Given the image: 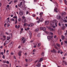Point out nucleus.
Here are the masks:
<instances>
[{
  "mask_svg": "<svg viewBox=\"0 0 67 67\" xmlns=\"http://www.w3.org/2000/svg\"><path fill=\"white\" fill-rule=\"evenodd\" d=\"M54 47L56 49H57V50H58V47H57L56 46V45H54Z\"/></svg>",
  "mask_w": 67,
  "mask_h": 67,
  "instance_id": "obj_15",
  "label": "nucleus"
},
{
  "mask_svg": "<svg viewBox=\"0 0 67 67\" xmlns=\"http://www.w3.org/2000/svg\"><path fill=\"white\" fill-rule=\"evenodd\" d=\"M44 53H45L44 52H42L41 54L42 56H44Z\"/></svg>",
  "mask_w": 67,
  "mask_h": 67,
  "instance_id": "obj_16",
  "label": "nucleus"
},
{
  "mask_svg": "<svg viewBox=\"0 0 67 67\" xmlns=\"http://www.w3.org/2000/svg\"><path fill=\"white\" fill-rule=\"evenodd\" d=\"M10 26V25L8 24L7 25L8 27H9V26Z\"/></svg>",
  "mask_w": 67,
  "mask_h": 67,
  "instance_id": "obj_56",
  "label": "nucleus"
},
{
  "mask_svg": "<svg viewBox=\"0 0 67 67\" xmlns=\"http://www.w3.org/2000/svg\"><path fill=\"white\" fill-rule=\"evenodd\" d=\"M43 61V58H41L40 59V62H42V61Z\"/></svg>",
  "mask_w": 67,
  "mask_h": 67,
  "instance_id": "obj_26",
  "label": "nucleus"
},
{
  "mask_svg": "<svg viewBox=\"0 0 67 67\" xmlns=\"http://www.w3.org/2000/svg\"><path fill=\"white\" fill-rule=\"evenodd\" d=\"M10 39V37L9 36L7 37V40H9Z\"/></svg>",
  "mask_w": 67,
  "mask_h": 67,
  "instance_id": "obj_24",
  "label": "nucleus"
},
{
  "mask_svg": "<svg viewBox=\"0 0 67 67\" xmlns=\"http://www.w3.org/2000/svg\"><path fill=\"white\" fill-rule=\"evenodd\" d=\"M29 36L30 38H32V34H31V33L29 34Z\"/></svg>",
  "mask_w": 67,
  "mask_h": 67,
  "instance_id": "obj_22",
  "label": "nucleus"
},
{
  "mask_svg": "<svg viewBox=\"0 0 67 67\" xmlns=\"http://www.w3.org/2000/svg\"><path fill=\"white\" fill-rule=\"evenodd\" d=\"M12 34H9V37H12Z\"/></svg>",
  "mask_w": 67,
  "mask_h": 67,
  "instance_id": "obj_31",
  "label": "nucleus"
},
{
  "mask_svg": "<svg viewBox=\"0 0 67 67\" xmlns=\"http://www.w3.org/2000/svg\"><path fill=\"white\" fill-rule=\"evenodd\" d=\"M28 24L27 23H24V26H27Z\"/></svg>",
  "mask_w": 67,
  "mask_h": 67,
  "instance_id": "obj_23",
  "label": "nucleus"
},
{
  "mask_svg": "<svg viewBox=\"0 0 67 67\" xmlns=\"http://www.w3.org/2000/svg\"><path fill=\"white\" fill-rule=\"evenodd\" d=\"M40 30L44 31L46 30V28L45 27H41L40 28Z\"/></svg>",
  "mask_w": 67,
  "mask_h": 67,
  "instance_id": "obj_4",
  "label": "nucleus"
},
{
  "mask_svg": "<svg viewBox=\"0 0 67 67\" xmlns=\"http://www.w3.org/2000/svg\"><path fill=\"white\" fill-rule=\"evenodd\" d=\"M57 21L56 20H54L53 21V23H54L55 24V26H57Z\"/></svg>",
  "mask_w": 67,
  "mask_h": 67,
  "instance_id": "obj_9",
  "label": "nucleus"
},
{
  "mask_svg": "<svg viewBox=\"0 0 67 67\" xmlns=\"http://www.w3.org/2000/svg\"><path fill=\"white\" fill-rule=\"evenodd\" d=\"M48 23H49V22L48 21H45V24L46 25H48Z\"/></svg>",
  "mask_w": 67,
  "mask_h": 67,
  "instance_id": "obj_12",
  "label": "nucleus"
},
{
  "mask_svg": "<svg viewBox=\"0 0 67 67\" xmlns=\"http://www.w3.org/2000/svg\"><path fill=\"white\" fill-rule=\"evenodd\" d=\"M3 67H7V65H5V64H3Z\"/></svg>",
  "mask_w": 67,
  "mask_h": 67,
  "instance_id": "obj_33",
  "label": "nucleus"
},
{
  "mask_svg": "<svg viewBox=\"0 0 67 67\" xmlns=\"http://www.w3.org/2000/svg\"><path fill=\"white\" fill-rule=\"evenodd\" d=\"M32 16H33V17H35V15L33 14L32 15Z\"/></svg>",
  "mask_w": 67,
  "mask_h": 67,
  "instance_id": "obj_57",
  "label": "nucleus"
},
{
  "mask_svg": "<svg viewBox=\"0 0 67 67\" xmlns=\"http://www.w3.org/2000/svg\"><path fill=\"white\" fill-rule=\"evenodd\" d=\"M28 26H31V25H30V24L28 25Z\"/></svg>",
  "mask_w": 67,
  "mask_h": 67,
  "instance_id": "obj_62",
  "label": "nucleus"
},
{
  "mask_svg": "<svg viewBox=\"0 0 67 67\" xmlns=\"http://www.w3.org/2000/svg\"><path fill=\"white\" fill-rule=\"evenodd\" d=\"M22 21L23 22H24V23L26 21V19H22Z\"/></svg>",
  "mask_w": 67,
  "mask_h": 67,
  "instance_id": "obj_13",
  "label": "nucleus"
},
{
  "mask_svg": "<svg viewBox=\"0 0 67 67\" xmlns=\"http://www.w3.org/2000/svg\"><path fill=\"white\" fill-rule=\"evenodd\" d=\"M64 42L65 43H67V41H64Z\"/></svg>",
  "mask_w": 67,
  "mask_h": 67,
  "instance_id": "obj_55",
  "label": "nucleus"
},
{
  "mask_svg": "<svg viewBox=\"0 0 67 67\" xmlns=\"http://www.w3.org/2000/svg\"><path fill=\"white\" fill-rule=\"evenodd\" d=\"M13 18H14V19H17V17L16 16H14L13 17Z\"/></svg>",
  "mask_w": 67,
  "mask_h": 67,
  "instance_id": "obj_30",
  "label": "nucleus"
},
{
  "mask_svg": "<svg viewBox=\"0 0 67 67\" xmlns=\"http://www.w3.org/2000/svg\"><path fill=\"white\" fill-rule=\"evenodd\" d=\"M28 13H29V12H28V11L26 12V14H27Z\"/></svg>",
  "mask_w": 67,
  "mask_h": 67,
  "instance_id": "obj_52",
  "label": "nucleus"
},
{
  "mask_svg": "<svg viewBox=\"0 0 67 67\" xmlns=\"http://www.w3.org/2000/svg\"><path fill=\"white\" fill-rule=\"evenodd\" d=\"M15 27H16V28H17L18 27V25H15Z\"/></svg>",
  "mask_w": 67,
  "mask_h": 67,
  "instance_id": "obj_44",
  "label": "nucleus"
},
{
  "mask_svg": "<svg viewBox=\"0 0 67 67\" xmlns=\"http://www.w3.org/2000/svg\"><path fill=\"white\" fill-rule=\"evenodd\" d=\"M55 5H56V6L55 7H56V8L58 7V4H57V3H56L55 4Z\"/></svg>",
  "mask_w": 67,
  "mask_h": 67,
  "instance_id": "obj_34",
  "label": "nucleus"
},
{
  "mask_svg": "<svg viewBox=\"0 0 67 67\" xmlns=\"http://www.w3.org/2000/svg\"><path fill=\"white\" fill-rule=\"evenodd\" d=\"M22 18H23V19H25V17L23 16Z\"/></svg>",
  "mask_w": 67,
  "mask_h": 67,
  "instance_id": "obj_64",
  "label": "nucleus"
},
{
  "mask_svg": "<svg viewBox=\"0 0 67 67\" xmlns=\"http://www.w3.org/2000/svg\"><path fill=\"white\" fill-rule=\"evenodd\" d=\"M50 34L51 35H52V34L53 35V34L52 33V32H50Z\"/></svg>",
  "mask_w": 67,
  "mask_h": 67,
  "instance_id": "obj_48",
  "label": "nucleus"
},
{
  "mask_svg": "<svg viewBox=\"0 0 67 67\" xmlns=\"http://www.w3.org/2000/svg\"><path fill=\"white\" fill-rule=\"evenodd\" d=\"M0 55L2 54V55H3V52H1V53H0Z\"/></svg>",
  "mask_w": 67,
  "mask_h": 67,
  "instance_id": "obj_36",
  "label": "nucleus"
},
{
  "mask_svg": "<svg viewBox=\"0 0 67 67\" xmlns=\"http://www.w3.org/2000/svg\"><path fill=\"white\" fill-rule=\"evenodd\" d=\"M27 55V53H25L24 54V55Z\"/></svg>",
  "mask_w": 67,
  "mask_h": 67,
  "instance_id": "obj_58",
  "label": "nucleus"
},
{
  "mask_svg": "<svg viewBox=\"0 0 67 67\" xmlns=\"http://www.w3.org/2000/svg\"><path fill=\"white\" fill-rule=\"evenodd\" d=\"M43 13L42 12L40 13V16H41V15H43Z\"/></svg>",
  "mask_w": 67,
  "mask_h": 67,
  "instance_id": "obj_28",
  "label": "nucleus"
},
{
  "mask_svg": "<svg viewBox=\"0 0 67 67\" xmlns=\"http://www.w3.org/2000/svg\"><path fill=\"white\" fill-rule=\"evenodd\" d=\"M11 55H14V53H13L12 52L11 53Z\"/></svg>",
  "mask_w": 67,
  "mask_h": 67,
  "instance_id": "obj_43",
  "label": "nucleus"
},
{
  "mask_svg": "<svg viewBox=\"0 0 67 67\" xmlns=\"http://www.w3.org/2000/svg\"><path fill=\"white\" fill-rule=\"evenodd\" d=\"M53 52L54 53H57V51H56V50L54 49V48H53Z\"/></svg>",
  "mask_w": 67,
  "mask_h": 67,
  "instance_id": "obj_11",
  "label": "nucleus"
},
{
  "mask_svg": "<svg viewBox=\"0 0 67 67\" xmlns=\"http://www.w3.org/2000/svg\"><path fill=\"white\" fill-rule=\"evenodd\" d=\"M57 10V8H55L54 9V11H56Z\"/></svg>",
  "mask_w": 67,
  "mask_h": 67,
  "instance_id": "obj_39",
  "label": "nucleus"
},
{
  "mask_svg": "<svg viewBox=\"0 0 67 67\" xmlns=\"http://www.w3.org/2000/svg\"><path fill=\"white\" fill-rule=\"evenodd\" d=\"M53 28H54V29H55V27H56L55 26H53Z\"/></svg>",
  "mask_w": 67,
  "mask_h": 67,
  "instance_id": "obj_47",
  "label": "nucleus"
},
{
  "mask_svg": "<svg viewBox=\"0 0 67 67\" xmlns=\"http://www.w3.org/2000/svg\"><path fill=\"white\" fill-rule=\"evenodd\" d=\"M25 61L26 62H27V61H28V60H27V59H25Z\"/></svg>",
  "mask_w": 67,
  "mask_h": 67,
  "instance_id": "obj_50",
  "label": "nucleus"
},
{
  "mask_svg": "<svg viewBox=\"0 0 67 67\" xmlns=\"http://www.w3.org/2000/svg\"><path fill=\"white\" fill-rule=\"evenodd\" d=\"M59 26H61V24L60 23H59Z\"/></svg>",
  "mask_w": 67,
  "mask_h": 67,
  "instance_id": "obj_60",
  "label": "nucleus"
},
{
  "mask_svg": "<svg viewBox=\"0 0 67 67\" xmlns=\"http://www.w3.org/2000/svg\"><path fill=\"white\" fill-rule=\"evenodd\" d=\"M56 45L57 46V47H60V44L57 43Z\"/></svg>",
  "mask_w": 67,
  "mask_h": 67,
  "instance_id": "obj_14",
  "label": "nucleus"
},
{
  "mask_svg": "<svg viewBox=\"0 0 67 67\" xmlns=\"http://www.w3.org/2000/svg\"><path fill=\"white\" fill-rule=\"evenodd\" d=\"M35 31L36 32H38V29H37L35 30Z\"/></svg>",
  "mask_w": 67,
  "mask_h": 67,
  "instance_id": "obj_25",
  "label": "nucleus"
},
{
  "mask_svg": "<svg viewBox=\"0 0 67 67\" xmlns=\"http://www.w3.org/2000/svg\"><path fill=\"white\" fill-rule=\"evenodd\" d=\"M37 67H40L41 66V64L40 63L38 64L37 65Z\"/></svg>",
  "mask_w": 67,
  "mask_h": 67,
  "instance_id": "obj_18",
  "label": "nucleus"
},
{
  "mask_svg": "<svg viewBox=\"0 0 67 67\" xmlns=\"http://www.w3.org/2000/svg\"><path fill=\"white\" fill-rule=\"evenodd\" d=\"M18 6L21 8H23V5H22V2H21L20 3V5L18 4Z\"/></svg>",
  "mask_w": 67,
  "mask_h": 67,
  "instance_id": "obj_2",
  "label": "nucleus"
},
{
  "mask_svg": "<svg viewBox=\"0 0 67 67\" xmlns=\"http://www.w3.org/2000/svg\"><path fill=\"white\" fill-rule=\"evenodd\" d=\"M63 21L65 23L67 22V20L66 19H65L63 20Z\"/></svg>",
  "mask_w": 67,
  "mask_h": 67,
  "instance_id": "obj_29",
  "label": "nucleus"
},
{
  "mask_svg": "<svg viewBox=\"0 0 67 67\" xmlns=\"http://www.w3.org/2000/svg\"><path fill=\"white\" fill-rule=\"evenodd\" d=\"M62 39L63 40L65 39V36H64L63 35H62Z\"/></svg>",
  "mask_w": 67,
  "mask_h": 67,
  "instance_id": "obj_17",
  "label": "nucleus"
},
{
  "mask_svg": "<svg viewBox=\"0 0 67 67\" xmlns=\"http://www.w3.org/2000/svg\"><path fill=\"white\" fill-rule=\"evenodd\" d=\"M57 19H60L61 18V16H59L58 17H57Z\"/></svg>",
  "mask_w": 67,
  "mask_h": 67,
  "instance_id": "obj_27",
  "label": "nucleus"
},
{
  "mask_svg": "<svg viewBox=\"0 0 67 67\" xmlns=\"http://www.w3.org/2000/svg\"><path fill=\"white\" fill-rule=\"evenodd\" d=\"M35 49H34V50H33V52H35Z\"/></svg>",
  "mask_w": 67,
  "mask_h": 67,
  "instance_id": "obj_49",
  "label": "nucleus"
},
{
  "mask_svg": "<svg viewBox=\"0 0 67 67\" xmlns=\"http://www.w3.org/2000/svg\"><path fill=\"white\" fill-rule=\"evenodd\" d=\"M39 18L38 17H37L36 18V20H37Z\"/></svg>",
  "mask_w": 67,
  "mask_h": 67,
  "instance_id": "obj_63",
  "label": "nucleus"
},
{
  "mask_svg": "<svg viewBox=\"0 0 67 67\" xmlns=\"http://www.w3.org/2000/svg\"><path fill=\"white\" fill-rule=\"evenodd\" d=\"M41 43H39L38 44V45L37 46L38 47H39L41 46Z\"/></svg>",
  "mask_w": 67,
  "mask_h": 67,
  "instance_id": "obj_20",
  "label": "nucleus"
},
{
  "mask_svg": "<svg viewBox=\"0 0 67 67\" xmlns=\"http://www.w3.org/2000/svg\"><path fill=\"white\" fill-rule=\"evenodd\" d=\"M17 20L15 19V24H16L17 23Z\"/></svg>",
  "mask_w": 67,
  "mask_h": 67,
  "instance_id": "obj_32",
  "label": "nucleus"
},
{
  "mask_svg": "<svg viewBox=\"0 0 67 67\" xmlns=\"http://www.w3.org/2000/svg\"><path fill=\"white\" fill-rule=\"evenodd\" d=\"M47 38L48 41H50L53 39V36H47Z\"/></svg>",
  "mask_w": 67,
  "mask_h": 67,
  "instance_id": "obj_1",
  "label": "nucleus"
},
{
  "mask_svg": "<svg viewBox=\"0 0 67 67\" xmlns=\"http://www.w3.org/2000/svg\"><path fill=\"white\" fill-rule=\"evenodd\" d=\"M19 48H21V46H19L18 47Z\"/></svg>",
  "mask_w": 67,
  "mask_h": 67,
  "instance_id": "obj_51",
  "label": "nucleus"
},
{
  "mask_svg": "<svg viewBox=\"0 0 67 67\" xmlns=\"http://www.w3.org/2000/svg\"><path fill=\"white\" fill-rule=\"evenodd\" d=\"M19 27H20V26L19 25H18L17 27V29H19Z\"/></svg>",
  "mask_w": 67,
  "mask_h": 67,
  "instance_id": "obj_45",
  "label": "nucleus"
},
{
  "mask_svg": "<svg viewBox=\"0 0 67 67\" xmlns=\"http://www.w3.org/2000/svg\"><path fill=\"white\" fill-rule=\"evenodd\" d=\"M3 47V46H1V47H0V48H2Z\"/></svg>",
  "mask_w": 67,
  "mask_h": 67,
  "instance_id": "obj_61",
  "label": "nucleus"
},
{
  "mask_svg": "<svg viewBox=\"0 0 67 67\" xmlns=\"http://www.w3.org/2000/svg\"><path fill=\"white\" fill-rule=\"evenodd\" d=\"M19 14L21 16L23 15V11H20L19 12Z\"/></svg>",
  "mask_w": 67,
  "mask_h": 67,
  "instance_id": "obj_7",
  "label": "nucleus"
},
{
  "mask_svg": "<svg viewBox=\"0 0 67 67\" xmlns=\"http://www.w3.org/2000/svg\"><path fill=\"white\" fill-rule=\"evenodd\" d=\"M5 33H6V34H7V35H8L9 33L7 32H6Z\"/></svg>",
  "mask_w": 67,
  "mask_h": 67,
  "instance_id": "obj_38",
  "label": "nucleus"
},
{
  "mask_svg": "<svg viewBox=\"0 0 67 67\" xmlns=\"http://www.w3.org/2000/svg\"><path fill=\"white\" fill-rule=\"evenodd\" d=\"M30 26L31 27H32V26H33V25H34V24H33L31 23H30Z\"/></svg>",
  "mask_w": 67,
  "mask_h": 67,
  "instance_id": "obj_21",
  "label": "nucleus"
},
{
  "mask_svg": "<svg viewBox=\"0 0 67 67\" xmlns=\"http://www.w3.org/2000/svg\"><path fill=\"white\" fill-rule=\"evenodd\" d=\"M37 36H38V37H40V34H38Z\"/></svg>",
  "mask_w": 67,
  "mask_h": 67,
  "instance_id": "obj_35",
  "label": "nucleus"
},
{
  "mask_svg": "<svg viewBox=\"0 0 67 67\" xmlns=\"http://www.w3.org/2000/svg\"><path fill=\"white\" fill-rule=\"evenodd\" d=\"M22 53V52L21 51H20L18 53V55L19 56H21V53Z\"/></svg>",
  "mask_w": 67,
  "mask_h": 67,
  "instance_id": "obj_5",
  "label": "nucleus"
},
{
  "mask_svg": "<svg viewBox=\"0 0 67 67\" xmlns=\"http://www.w3.org/2000/svg\"><path fill=\"white\" fill-rule=\"evenodd\" d=\"M10 45H13V44L12 43V42H11Z\"/></svg>",
  "mask_w": 67,
  "mask_h": 67,
  "instance_id": "obj_40",
  "label": "nucleus"
},
{
  "mask_svg": "<svg viewBox=\"0 0 67 67\" xmlns=\"http://www.w3.org/2000/svg\"><path fill=\"white\" fill-rule=\"evenodd\" d=\"M21 40L22 42H23V43H25V41H26V40L24 38V37H22L21 38Z\"/></svg>",
  "mask_w": 67,
  "mask_h": 67,
  "instance_id": "obj_3",
  "label": "nucleus"
},
{
  "mask_svg": "<svg viewBox=\"0 0 67 67\" xmlns=\"http://www.w3.org/2000/svg\"><path fill=\"white\" fill-rule=\"evenodd\" d=\"M48 29L49 30H50V31H53L54 30V29L53 28H52L51 27H48Z\"/></svg>",
  "mask_w": 67,
  "mask_h": 67,
  "instance_id": "obj_8",
  "label": "nucleus"
},
{
  "mask_svg": "<svg viewBox=\"0 0 67 67\" xmlns=\"http://www.w3.org/2000/svg\"><path fill=\"white\" fill-rule=\"evenodd\" d=\"M21 20V19H20V18H19L18 19V21H20Z\"/></svg>",
  "mask_w": 67,
  "mask_h": 67,
  "instance_id": "obj_42",
  "label": "nucleus"
},
{
  "mask_svg": "<svg viewBox=\"0 0 67 67\" xmlns=\"http://www.w3.org/2000/svg\"><path fill=\"white\" fill-rule=\"evenodd\" d=\"M62 14L63 15H66V13H65V12H63L62 13Z\"/></svg>",
  "mask_w": 67,
  "mask_h": 67,
  "instance_id": "obj_19",
  "label": "nucleus"
},
{
  "mask_svg": "<svg viewBox=\"0 0 67 67\" xmlns=\"http://www.w3.org/2000/svg\"><path fill=\"white\" fill-rule=\"evenodd\" d=\"M39 20L40 22H43V21L44 19H43V18H41L39 19Z\"/></svg>",
  "mask_w": 67,
  "mask_h": 67,
  "instance_id": "obj_10",
  "label": "nucleus"
},
{
  "mask_svg": "<svg viewBox=\"0 0 67 67\" xmlns=\"http://www.w3.org/2000/svg\"><path fill=\"white\" fill-rule=\"evenodd\" d=\"M16 1L15 0L14 1V3H16Z\"/></svg>",
  "mask_w": 67,
  "mask_h": 67,
  "instance_id": "obj_53",
  "label": "nucleus"
},
{
  "mask_svg": "<svg viewBox=\"0 0 67 67\" xmlns=\"http://www.w3.org/2000/svg\"><path fill=\"white\" fill-rule=\"evenodd\" d=\"M7 64H9V61H7Z\"/></svg>",
  "mask_w": 67,
  "mask_h": 67,
  "instance_id": "obj_54",
  "label": "nucleus"
},
{
  "mask_svg": "<svg viewBox=\"0 0 67 67\" xmlns=\"http://www.w3.org/2000/svg\"><path fill=\"white\" fill-rule=\"evenodd\" d=\"M11 21H14V19H12Z\"/></svg>",
  "mask_w": 67,
  "mask_h": 67,
  "instance_id": "obj_46",
  "label": "nucleus"
},
{
  "mask_svg": "<svg viewBox=\"0 0 67 67\" xmlns=\"http://www.w3.org/2000/svg\"><path fill=\"white\" fill-rule=\"evenodd\" d=\"M43 67H46V66H45V65H43Z\"/></svg>",
  "mask_w": 67,
  "mask_h": 67,
  "instance_id": "obj_59",
  "label": "nucleus"
},
{
  "mask_svg": "<svg viewBox=\"0 0 67 67\" xmlns=\"http://www.w3.org/2000/svg\"><path fill=\"white\" fill-rule=\"evenodd\" d=\"M36 45H35L34 46V48H36V45H37V44L36 43Z\"/></svg>",
  "mask_w": 67,
  "mask_h": 67,
  "instance_id": "obj_37",
  "label": "nucleus"
},
{
  "mask_svg": "<svg viewBox=\"0 0 67 67\" xmlns=\"http://www.w3.org/2000/svg\"><path fill=\"white\" fill-rule=\"evenodd\" d=\"M4 59L5 58V57L4 56V55H3L2 57Z\"/></svg>",
  "mask_w": 67,
  "mask_h": 67,
  "instance_id": "obj_41",
  "label": "nucleus"
},
{
  "mask_svg": "<svg viewBox=\"0 0 67 67\" xmlns=\"http://www.w3.org/2000/svg\"><path fill=\"white\" fill-rule=\"evenodd\" d=\"M23 9L24 10H26V5H24L23 6Z\"/></svg>",
  "mask_w": 67,
  "mask_h": 67,
  "instance_id": "obj_6",
  "label": "nucleus"
}]
</instances>
